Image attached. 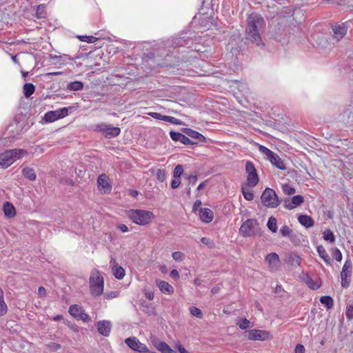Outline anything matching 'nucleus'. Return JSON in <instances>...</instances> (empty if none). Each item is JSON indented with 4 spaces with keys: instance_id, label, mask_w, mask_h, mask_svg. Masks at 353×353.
<instances>
[{
    "instance_id": "44",
    "label": "nucleus",
    "mask_w": 353,
    "mask_h": 353,
    "mask_svg": "<svg viewBox=\"0 0 353 353\" xmlns=\"http://www.w3.org/2000/svg\"><path fill=\"white\" fill-rule=\"evenodd\" d=\"M280 233L283 236L290 237L292 230L288 225H285L280 229Z\"/></svg>"
},
{
    "instance_id": "57",
    "label": "nucleus",
    "mask_w": 353,
    "mask_h": 353,
    "mask_svg": "<svg viewBox=\"0 0 353 353\" xmlns=\"http://www.w3.org/2000/svg\"><path fill=\"white\" fill-rule=\"evenodd\" d=\"M294 353H305V347L301 344H298L295 347Z\"/></svg>"
},
{
    "instance_id": "38",
    "label": "nucleus",
    "mask_w": 353,
    "mask_h": 353,
    "mask_svg": "<svg viewBox=\"0 0 353 353\" xmlns=\"http://www.w3.org/2000/svg\"><path fill=\"white\" fill-rule=\"evenodd\" d=\"M323 238L325 241L330 243H334L335 241V236L330 230H327L323 232Z\"/></svg>"
},
{
    "instance_id": "61",
    "label": "nucleus",
    "mask_w": 353,
    "mask_h": 353,
    "mask_svg": "<svg viewBox=\"0 0 353 353\" xmlns=\"http://www.w3.org/2000/svg\"><path fill=\"white\" fill-rule=\"evenodd\" d=\"M342 287L347 288L350 285V280L347 278H341Z\"/></svg>"
},
{
    "instance_id": "21",
    "label": "nucleus",
    "mask_w": 353,
    "mask_h": 353,
    "mask_svg": "<svg viewBox=\"0 0 353 353\" xmlns=\"http://www.w3.org/2000/svg\"><path fill=\"white\" fill-rule=\"evenodd\" d=\"M98 187L100 190L108 192L111 190V185L108 182V178L105 174H101L97 179Z\"/></svg>"
},
{
    "instance_id": "56",
    "label": "nucleus",
    "mask_w": 353,
    "mask_h": 353,
    "mask_svg": "<svg viewBox=\"0 0 353 353\" xmlns=\"http://www.w3.org/2000/svg\"><path fill=\"white\" fill-rule=\"evenodd\" d=\"M48 347L53 351H57L61 348V345L57 343H50L48 345Z\"/></svg>"
},
{
    "instance_id": "19",
    "label": "nucleus",
    "mask_w": 353,
    "mask_h": 353,
    "mask_svg": "<svg viewBox=\"0 0 353 353\" xmlns=\"http://www.w3.org/2000/svg\"><path fill=\"white\" fill-rule=\"evenodd\" d=\"M199 215L202 222L208 223L211 222L214 218V213L210 208H199Z\"/></svg>"
},
{
    "instance_id": "24",
    "label": "nucleus",
    "mask_w": 353,
    "mask_h": 353,
    "mask_svg": "<svg viewBox=\"0 0 353 353\" xmlns=\"http://www.w3.org/2000/svg\"><path fill=\"white\" fill-rule=\"evenodd\" d=\"M299 222L307 228H311L314 225L313 219L307 215H300L298 218Z\"/></svg>"
},
{
    "instance_id": "5",
    "label": "nucleus",
    "mask_w": 353,
    "mask_h": 353,
    "mask_svg": "<svg viewBox=\"0 0 353 353\" xmlns=\"http://www.w3.org/2000/svg\"><path fill=\"white\" fill-rule=\"evenodd\" d=\"M261 232L259 224L256 219H250L246 220L241 225L239 233L244 237H250L256 236Z\"/></svg>"
},
{
    "instance_id": "13",
    "label": "nucleus",
    "mask_w": 353,
    "mask_h": 353,
    "mask_svg": "<svg viewBox=\"0 0 353 353\" xmlns=\"http://www.w3.org/2000/svg\"><path fill=\"white\" fill-rule=\"evenodd\" d=\"M334 38L340 41L346 34L347 26L345 23H336L332 26Z\"/></svg>"
},
{
    "instance_id": "23",
    "label": "nucleus",
    "mask_w": 353,
    "mask_h": 353,
    "mask_svg": "<svg viewBox=\"0 0 353 353\" xmlns=\"http://www.w3.org/2000/svg\"><path fill=\"white\" fill-rule=\"evenodd\" d=\"M3 210L5 216H7L8 218H12L16 214V210L14 205L9 202H6L4 203Z\"/></svg>"
},
{
    "instance_id": "18",
    "label": "nucleus",
    "mask_w": 353,
    "mask_h": 353,
    "mask_svg": "<svg viewBox=\"0 0 353 353\" xmlns=\"http://www.w3.org/2000/svg\"><path fill=\"white\" fill-rule=\"evenodd\" d=\"M265 261L268 263L272 270H276L280 267V259L279 255L275 252L268 254Z\"/></svg>"
},
{
    "instance_id": "11",
    "label": "nucleus",
    "mask_w": 353,
    "mask_h": 353,
    "mask_svg": "<svg viewBox=\"0 0 353 353\" xmlns=\"http://www.w3.org/2000/svg\"><path fill=\"white\" fill-rule=\"evenodd\" d=\"M125 343L130 348L134 351L141 353H145L149 352L147 346L145 344L141 343L139 340L134 336L127 338L125 340Z\"/></svg>"
},
{
    "instance_id": "12",
    "label": "nucleus",
    "mask_w": 353,
    "mask_h": 353,
    "mask_svg": "<svg viewBox=\"0 0 353 353\" xmlns=\"http://www.w3.org/2000/svg\"><path fill=\"white\" fill-rule=\"evenodd\" d=\"M183 132L189 137L192 141L195 142L197 144L200 142H205V137L197 131H195L190 128H183Z\"/></svg>"
},
{
    "instance_id": "42",
    "label": "nucleus",
    "mask_w": 353,
    "mask_h": 353,
    "mask_svg": "<svg viewBox=\"0 0 353 353\" xmlns=\"http://www.w3.org/2000/svg\"><path fill=\"white\" fill-rule=\"evenodd\" d=\"M78 38L80 39V41L89 43H93L97 41V38L93 36H79Z\"/></svg>"
},
{
    "instance_id": "59",
    "label": "nucleus",
    "mask_w": 353,
    "mask_h": 353,
    "mask_svg": "<svg viewBox=\"0 0 353 353\" xmlns=\"http://www.w3.org/2000/svg\"><path fill=\"white\" fill-rule=\"evenodd\" d=\"M201 201L200 200L195 201L193 205L192 212L195 213L197 210H199V208L201 206Z\"/></svg>"
},
{
    "instance_id": "10",
    "label": "nucleus",
    "mask_w": 353,
    "mask_h": 353,
    "mask_svg": "<svg viewBox=\"0 0 353 353\" xmlns=\"http://www.w3.org/2000/svg\"><path fill=\"white\" fill-rule=\"evenodd\" d=\"M68 114V108H62L55 110L49 111L44 115V119L48 123L54 122L58 119H63Z\"/></svg>"
},
{
    "instance_id": "46",
    "label": "nucleus",
    "mask_w": 353,
    "mask_h": 353,
    "mask_svg": "<svg viewBox=\"0 0 353 353\" xmlns=\"http://www.w3.org/2000/svg\"><path fill=\"white\" fill-rule=\"evenodd\" d=\"M172 258L176 261H181L185 259V255L181 252H174L172 254Z\"/></svg>"
},
{
    "instance_id": "40",
    "label": "nucleus",
    "mask_w": 353,
    "mask_h": 353,
    "mask_svg": "<svg viewBox=\"0 0 353 353\" xmlns=\"http://www.w3.org/2000/svg\"><path fill=\"white\" fill-rule=\"evenodd\" d=\"M237 325L241 330H246L247 328L252 327L251 322L246 319H241L237 323Z\"/></svg>"
},
{
    "instance_id": "35",
    "label": "nucleus",
    "mask_w": 353,
    "mask_h": 353,
    "mask_svg": "<svg viewBox=\"0 0 353 353\" xmlns=\"http://www.w3.org/2000/svg\"><path fill=\"white\" fill-rule=\"evenodd\" d=\"M288 261L292 265H299L301 262V259L295 254H290L288 256Z\"/></svg>"
},
{
    "instance_id": "6",
    "label": "nucleus",
    "mask_w": 353,
    "mask_h": 353,
    "mask_svg": "<svg viewBox=\"0 0 353 353\" xmlns=\"http://www.w3.org/2000/svg\"><path fill=\"white\" fill-rule=\"evenodd\" d=\"M103 278L98 271L93 272L90 277V292L94 296H99L103 291Z\"/></svg>"
},
{
    "instance_id": "7",
    "label": "nucleus",
    "mask_w": 353,
    "mask_h": 353,
    "mask_svg": "<svg viewBox=\"0 0 353 353\" xmlns=\"http://www.w3.org/2000/svg\"><path fill=\"white\" fill-rule=\"evenodd\" d=\"M261 199L263 205L267 208H274L281 203L275 191L269 188L263 192Z\"/></svg>"
},
{
    "instance_id": "43",
    "label": "nucleus",
    "mask_w": 353,
    "mask_h": 353,
    "mask_svg": "<svg viewBox=\"0 0 353 353\" xmlns=\"http://www.w3.org/2000/svg\"><path fill=\"white\" fill-rule=\"evenodd\" d=\"M190 43H192L191 39L184 38H179L176 41V44H177L179 46H188L189 48H193L192 46H189Z\"/></svg>"
},
{
    "instance_id": "20",
    "label": "nucleus",
    "mask_w": 353,
    "mask_h": 353,
    "mask_svg": "<svg viewBox=\"0 0 353 353\" xmlns=\"http://www.w3.org/2000/svg\"><path fill=\"white\" fill-rule=\"evenodd\" d=\"M110 265L112 266V273L117 279H122L125 276L124 269L119 265L116 260L111 258L110 261Z\"/></svg>"
},
{
    "instance_id": "2",
    "label": "nucleus",
    "mask_w": 353,
    "mask_h": 353,
    "mask_svg": "<svg viewBox=\"0 0 353 353\" xmlns=\"http://www.w3.org/2000/svg\"><path fill=\"white\" fill-rule=\"evenodd\" d=\"M28 154L23 149L8 150L0 154V167L7 168L17 159Z\"/></svg>"
},
{
    "instance_id": "16",
    "label": "nucleus",
    "mask_w": 353,
    "mask_h": 353,
    "mask_svg": "<svg viewBox=\"0 0 353 353\" xmlns=\"http://www.w3.org/2000/svg\"><path fill=\"white\" fill-rule=\"evenodd\" d=\"M170 136L173 141H179L184 145L195 144V142L192 141V140L189 137H188V136H185V134L181 132L171 131L170 132Z\"/></svg>"
},
{
    "instance_id": "25",
    "label": "nucleus",
    "mask_w": 353,
    "mask_h": 353,
    "mask_svg": "<svg viewBox=\"0 0 353 353\" xmlns=\"http://www.w3.org/2000/svg\"><path fill=\"white\" fill-rule=\"evenodd\" d=\"M351 268H352V263L350 261L347 260L343 266V269L341 272V278L350 277L351 276Z\"/></svg>"
},
{
    "instance_id": "15",
    "label": "nucleus",
    "mask_w": 353,
    "mask_h": 353,
    "mask_svg": "<svg viewBox=\"0 0 353 353\" xmlns=\"http://www.w3.org/2000/svg\"><path fill=\"white\" fill-rule=\"evenodd\" d=\"M96 326L100 334L105 337L110 335L112 330V323L110 321H99L97 323Z\"/></svg>"
},
{
    "instance_id": "22",
    "label": "nucleus",
    "mask_w": 353,
    "mask_h": 353,
    "mask_svg": "<svg viewBox=\"0 0 353 353\" xmlns=\"http://www.w3.org/2000/svg\"><path fill=\"white\" fill-rule=\"evenodd\" d=\"M156 283L157 287L162 293L165 294H172L174 293V288L168 282L157 280Z\"/></svg>"
},
{
    "instance_id": "32",
    "label": "nucleus",
    "mask_w": 353,
    "mask_h": 353,
    "mask_svg": "<svg viewBox=\"0 0 353 353\" xmlns=\"http://www.w3.org/2000/svg\"><path fill=\"white\" fill-rule=\"evenodd\" d=\"M305 283L312 290H317L321 286V282L319 280L314 281L312 278L307 276Z\"/></svg>"
},
{
    "instance_id": "48",
    "label": "nucleus",
    "mask_w": 353,
    "mask_h": 353,
    "mask_svg": "<svg viewBox=\"0 0 353 353\" xmlns=\"http://www.w3.org/2000/svg\"><path fill=\"white\" fill-rule=\"evenodd\" d=\"M7 311H8V307H7V305L3 300H1L0 301V316H4L6 313H7Z\"/></svg>"
},
{
    "instance_id": "53",
    "label": "nucleus",
    "mask_w": 353,
    "mask_h": 353,
    "mask_svg": "<svg viewBox=\"0 0 353 353\" xmlns=\"http://www.w3.org/2000/svg\"><path fill=\"white\" fill-rule=\"evenodd\" d=\"M148 115L150 116L151 117H152L154 119H156L158 120H161V121H163V118H164V115H162L158 112H148Z\"/></svg>"
},
{
    "instance_id": "31",
    "label": "nucleus",
    "mask_w": 353,
    "mask_h": 353,
    "mask_svg": "<svg viewBox=\"0 0 353 353\" xmlns=\"http://www.w3.org/2000/svg\"><path fill=\"white\" fill-rule=\"evenodd\" d=\"M35 87L32 83H26L23 85V94L26 97H30L34 92Z\"/></svg>"
},
{
    "instance_id": "39",
    "label": "nucleus",
    "mask_w": 353,
    "mask_h": 353,
    "mask_svg": "<svg viewBox=\"0 0 353 353\" xmlns=\"http://www.w3.org/2000/svg\"><path fill=\"white\" fill-rule=\"evenodd\" d=\"M283 192L287 195H292L296 192L295 188L288 183H284L282 185Z\"/></svg>"
},
{
    "instance_id": "58",
    "label": "nucleus",
    "mask_w": 353,
    "mask_h": 353,
    "mask_svg": "<svg viewBox=\"0 0 353 353\" xmlns=\"http://www.w3.org/2000/svg\"><path fill=\"white\" fill-rule=\"evenodd\" d=\"M117 228L123 232H127L129 231L128 226L123 223L118 224L117 225Z\"/></svg>"
},
{
    "instance_id": "1",
    "label": "nucleus",
    "mask_w": 353,
    "mask_h": 353,
    "mask_svg": "<svg viewBox=\"0 0 353 353\" xmlns=\"http://www.w3.org/2000/svg\"><path fill=\"white\" fill-rule=\"evenodd\" d=\"M246 27V39L255 43L259 47L263 46L261 32L265 26L263 17L259 14L252 13L248 18Z\"/></svg>"
},
{
    "instance_id": "64",
    "label": "nucleus",
    "mask_w": 353,
    "mask_h": 353,
    "mask_svg": "<svg viewBox=\"0 0 353 353\" xmlns=\"http://www.w3.org/2000/svg\"><path fill=\"white\" fill-rule=\"evenodd\" d=\"M201 242L205 245H210L211 243V240L207 237H202L201 239Z\"/></svg>"
},
{
    "instance_id": "41",
    "label": "nucleus",
    "mask_w": 353,
    "mask_h": 353,
    "mask_svg": "<svg viewBox=\"0 0 353 353\" xmlns=\"http://www.w3.org/2000/svg\"><path fill=\"white\" fill-rule=\"evenodd\" d=\"M190 312L192 316H194L196 318H199V319L203 318V314L202 311L196 307H194V306L190 307Z\"/></svg>"
},
{
    "instance_id": "3",
    "label": "nucleus",
    "mask_w": 353,
    "mask_h": 353,
    "mask_svg": "<svg viewBox=\"0 0 353 353\" xmlns=\"http://www.w3.org/2000/svg\"><path fill=\"white\" fill-rule=\"evenodd\" d=\"M128 216L133 223L140 225L150 224L154 218L152 212L145 210H130Z\"/></svg>"
},
{
    "instance_id": "47",
    "label": "nucleus",
    "mask_w": 353,
    "mask_h": 353,
    "mask_svg": "<svg viewBox=\"0 0 353 353\" xmlns=\"http://www.w3.org/2000/svg\"><path fill=\"white\" fill-rule=\"evenodd\" d=\"M156 177L159 181H161V182L164 181V180L165 179V170L163 169H159L157 172Z\"/></svg>"
},
{
    "instance_id": "9",
    "label": "nucleus",
    "mask_w": 353,
    "mask_h": 353,
    "mask_svg": "<svg viewBox=\"0 0 353 353\" xmlns=\"http://www.w3.org/2000/svg\"><path fill=\"white\" fill-rule=\"evenodd\" d=\"M245 172L247 174V185L249 187L256 186L259 181L254 165L251 161L245 163Z\"/></svg>"
},
{
    "instance_id": "8",
    "label": "nucleus",
    "mask_w": 353,
    "mask_h": 353,
    "mask_svg": "<svg viewBox=\"0 0 353 353\" xmlns=\"http://www.w3.org/2000/svg\"><path fill=\"white\" fill-rule=\"evenodd\" d=\"M94 130L100 132L104 137L108 139L117 137L121 132L119 128L114 127L112 125L105 123L97 124L94 128Z\"/></svg>"
},
{
    "instance_id": "55",
    "label": "nucleus",
    "mask_w": 353,
    "mask_h": 353,
    "mask_svg": "<svg viewBox=\"0 0 353 353\" xmlns=\"http://www.w3.org/2000/svg\"><path fill=\"white\" fill-rule=\"evenodd\" d=\"M186 179L189 181V183L192 185H195L197 181V176L196 175H188Z\"/></svg>"
},
{
    "instance_id": "4",
    "label": "nucleus",
    "mask_w": 353,
    "mask_h": 353,
    "mask_svg": "<svg viewBox=\"0 0 353 353\" xmlns=\"http://www.w3.org/2000/svg\"><path fill=\"white\" fill-rule=\"evenodd\" d=\"M259 152L265 157L274 166L281 170H286V166L283 159L275 152H272L264 145H259Z\"/></svg>"
},
{
    "instance_id": "34",
    "label": "nucleus",
    "mask_w": 353,
    "mask_h": 353,
    "mask_svg": "<svg viewBox=\"0 0 353 353\" xmlns=\"http://www.w3.org/2000/svg\"><path fill=\"white\" fill-rule=\"evenodd\" d=\"M267 226L270 231L272 232H276L277 231L276 219L274 216L270 217L267 223Z\"/></svg>"
},
{
    "instance_id": "49",
    "label": "nucleus",
    "mask_w": 353,
    "mask_h": 353,
    "mask_svg": "<svg viewBox=\"0 0 353 353\" xmlns=\"http://www.w3.org/2000/svg\"><path fill=\"white\" fill-rule=\"evenodd\" d=\"M163 121L169 122V123H173V124H179V121L178 119L171 117V116L164 115V118H163Z\"/></svg>"
},
{
    "instance_id": "63",
    "label": "nucleus",
    "mask_w": 353,
    "mask_h": 353,
    "mask_svg": "<svg viewBox=\"0 0 353 353\" xmlns=\"http://www.w3.org/2000/svg\"><path fill=\"white\" fill-rule=\"evenodd\" d=\"M117 296V292H111L110 293H106L105 294V296L107 298V299H112V298H115L116 296Z\"/></svg>"
},
{
    "instance_id": "36",
    "label": "nucleus",
    "mask_w": 353,
    "mask_h": 353,
    "mask_svg": "<svg viewBox=\"0 0 353 353\" xmlns=\"http://www.w3.org/2000/svg\"><path fill=\"white\" fill-rule=\"evenodd\" d=\"M243 195L247 201H252L254 199V194L252 191L248 190L244 185L241 187Z\"/></svg>"
},
{
    "instance_id": "17",
    "label": "nucleus",
    "mask_w": 353,
    "mask_h": 353,
    "mask_svg": "<svg viewBox=\"0 0 353 353\" xmlns=\"http://www.w3.org/2000/svg\"><path fill=\"white\" fill-rule=\"evenodd\" d=\"M304 201L303 196L301 195L294 196L291 200L285 199L284 201V206L288 210H292L300 205Z\"/></svg>"
},
{
    "instance_id": "52",
    "label": "nucleus",
    "mask_w": 353,
    "mask_h": 353,
    "mask_svg": "<svg viewBox=\"0 0 353 353\" xmlns=\"http://www.w3.org/2000/svg\"><path fill=\"white\" fill-rule=\"evenodd\" d=\"M77 319H79L84 322H89L90 321V316L87 313H85L84 310L81 313V314L78 316Z\"/></svg>"
},
{
    "instance_id": "45",
    "label": "nucleus",
    "mask_w": 353,
    "mask_h": 353,
    "mask_svg": "<svg viewBox=\"0 0 353 353\" xmlns=\"http://www.w3.org/2000/svg\"><path fill=\"white\" fill-rule=\"evenodd\" d=\"M183 168L181 165H177L174 170L173 176L174 178H180L183 174Z\"/></svg>"
},
{
    "instance_id": "29",
    "label": "nucleus",
    "mask_w": 353,
    "mask_h": 353,
    "mask_svg": "<svg viewBox=\"0 0 353 353\" xmlns=\"http://www.w3.org/2000/svg\"><path fill=\"white\" fill-rule=\"evenodd\" d=\"M156 347L162 353H176L165 342L159 343L157 344Z\"/></svg>"
},
{
    "instance_id": "54",
    "label": "nucleus",
    "mask_w": 353,
    "mask_h": 353,
    "mask_svg": "<svg viewBox=\"0 0 353 353\" xmlns=\"http://www.w3.org/2000/svg\"><path fill=\"white\" fill-rule=\"evenodd\" d=\"M181 184L180 178H174L171 183V187L173 189L177 188Z\"/></svg>"
},
{
    "instance_id": "26",
    "label": "nucleus",
    "mask_w": 353,
    "mask_h": 353,
    "mask_svg": "<svg viewBox=\"0 0 353 353\" xmlns=\"http://www.w3.org/2000/svg\"><path fill=\"white\" fill-rule=\"evenodd\" d=\"M83 311V307L77 304L70 305L68 310L70 314L77 319Z\"/></svg>"
},
{
    "instance_id": "37",
    "label": "nucleus",
    "mask_w": 353,
    "mask_h": 353,
    "mask_svg": "<svg viewBox=\"0 0 353 353\" xmlns=\"http://www.w3.org/2000/svg\"><path fill=\"white\" fill-rule=\"evenodd\" d=\"M46 16V7L43 4H40L36 10V17L39 19L45 18Z\"/></svg>"
},
{
    "instance_id": "62",
    "label": "nucleus",
    "mask_w": 353,
    "mask_h": 353,
    "mask_svg": "<svg viewBox=\"0 0 353 353\" xmlns=\"http://www.w3.org/2000/svg\"><path fill=\"white\" fill-rule=\"evenodd\" d=\"M62 74V72H48L44 74L46 77H49L51 76H58Z\"/></svg>"
},
{
    "instance_id": "14",
    "label": "nucleus",
    "mask_w": 353,
    "mask_h": 353,
    "mask_svg": "<svg viewBox=\"0 0 353 353\" xmlns=\"http://www.w3.org/2000/svg\"><path fill=\"white\" fill-rule=\"evenodd\" d=\"M250 340L265 341L270 339V333L265 330H251L248 332Z\"/></svg>"
},
{
    "instance_id": "30",
    "label": "nucleus",
    "mask_w": 353,
    "mask_h": 353,
    "mask_svg": "<svg viewBox=\"0 0 353 353\" xmlns=\"http://www.w3.org/2000/svg\"><path fill=\"white\" fill-rule=\"evenodd\" d=\"M83 88V83L79 81L70 82L67 85V89L70 91H79L82 90Z\"/></svg>"
},
{
    "instance_id": "50",
    "label": "nucleus",
    "mask_w": 353,
    "mask_h": 353,
    "mask_svg": "<svg viewBox=\"0 0 353 353\" xmlns=\"http://www.w3.org/2000/svg\"><path fill=\"white\" fill-rule=\"evenodd\" d=\"M345 315L347 319H353V305H350L346 308Z\"/></svg>"
},
{
    "instance_id": "60",
    "label": "nucleus",
    "mask_w": 353,
    "mask_h": 353,
    "mask_svg": "<svg viewBox=\"0 0 353 353\" xmlns=\"http://www.w3.org/2000/svg\"><path fill=\"white\" fill-rule=\"evenodd\" d=\"M170 276L174 280H178L179 279V273L176 270L174 269L170 272Z\"/></svg>"
},
{
    "instance_id": "27",
    "label": "nucleus",
    "mask_w": 353,
    "mask_h": 353,
    "mask_svg": "<svg viewBox=\"0 0 353 353\" xmlns=\"http://www.w3.org/2000/svg\"><path fill=\"white\" fill-rule=\"evenodd\" d=\"M316 250H317V252H318L319 256L327 264H330V256H329L328 254L327 253L325 248L323 245H321L317 246Z\"/></svg>"
},
{
    "instance_id": "28",
    "label": "nucleus",
    "mask_w": 353,
    "mask_h": 353,
    "mask_svg": "<svg viewBox=\"0 0 353 353\" xmlns=\"http://www.w3.org/2000/svg\"><path fill=\"white\" fill-rule=\"evenodd\" d=\"M23 176L30 181H34L36 179V174L33 168L26 167L22 170Z\"/></svg>"
},
{
    "instance_id": "51",
    "label": "nucleus",
    "mask_w": 353,
    "mask_h": 353,
    "mask_svg": "<svg viewBox=\"0 0 353 353\" xmlns=\"http://www.w3.org/2000/svg\"><path fill=\"white\" fill-rule=\"evenodd\" d=\"M333 256L337 261H341L342 260V254L337 248H335L333 250Z\"/></svg>"
},
{
    "instance_id": "33",
    "label": "nucleus",
    "mask_w": 353,
    "mask_h": 353,
    "mask_svg": "<svg viewBox=\"0 0 353 353\" xmlns=\"http://www.w3.org/2000/svg\"><path fill=\"white\" fill-rule=\"evenodd\" d=\"M320 301L327 310L332 308L334 304L333 299L330 296H323L321 297Z\"/></svg>"
}]
</instances>
